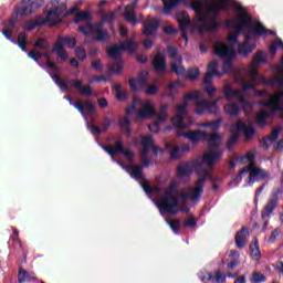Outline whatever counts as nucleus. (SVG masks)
Instances as JSON below:
<instances>
[{
    "label": "nucleus",
    "instance_id": "obj_1",
    "mask_svg": "<svg viewBox=\"0 0 283 283\" xmlns=\"http://www.w3.org/2000/svg\"><path fill=\"white\" fill-rule=\"evenodd\" d=\"M178 184L176 181L170 182V188L164 192V195L156 202L157 209L160 213H169V216L178 214V207H180V200L176 197L178 193Z\"/></svg>",
    "mask_w": 283,
    "mask_h": 283
},
{
    "label": "nucleus",
    "instance_id": "obj_2",
    "mask_svg": "<svg viewBox=\"0 0 283 283\" xmlns=\"http://www.w3.org/2000/svg\"><path fill=\"white\" fill-rule=\"evenodd\" d=\"M229 1L231 0H213L207 7V11L210 15L206 19V32H218V30H220L218 17H220V12H229Z\"/></svg>",
    "mask_w": 283,
    "mask_h": 283
},
{
    "label": "nucleus",
    "instance_id": "obj_3",
    "mask_svg": "<svg viewBox=\"0 0 283 283\" xmlns=\"http://www.w3.org/2000/svg\"><path fill=\"white\" fill-rule=\"evenodd\" d=\"M61 14H63V11L59 8H53L50 11H48L46 17H38L36 21H25L23 28L28 32H32L35 28H42V25H45L49 23L51 28H54V25H60L61 23Z\"/></svg>",
    "mask_w": 283,
    "mask_h": 283
},
{
    "label": "nucleus",
    "instance_id": "obj_4",
    "mask_svg": "<svg viewBox=\"0 0 283 283\" xmlns=\"http://www.w3.org/2000/svg\"><path fill=\"white\" fill-rule=\"evenodd\" d=\"M214 54L219 56V59H223L224 74L233 72V60L238 56L235 48L217 42L214 44Z\"/></svg>",
    "mask_w": 283,
    "mask_h": 283
},
{
    "label": "nucleus",
    "instance_id": "obj_5",
    "mask_svg": "<svg viewBox=\"0 0 283 283\" xmlns=\"http://www.w3.org/2000/svg\"><path fill=\"white\" fill-rule=\"evenodd\" d=\"M127 174L140 182V187L144 189L145 193L151 196V193H160V187H151L149 186V180L145 179V175H143V166L139 165H127L125 166Z\"/></svg>",
    "mask_w": 283,
    "mask_h": 283
},
{
    "label": "nucleus",
    "instance_id": "obj_6",
    "mask_svg": "<svg viewBox=\"0 0 283 283\" xmlns=\"http://www.w3.org/2000/svg\"><path fill=\"white\" fill-rule=\"evenodd\" d=\"M77 32L84 36H91L93 41H96L97 43H105L109 41V31H107V29H98L91 24H81L77 28Z\"/></svg>",
    "mask_w": 283,
    "mask_h": 283
},
{
    "label": "nucleus",
    "instance_id": "obj_7",
    "mask_svg": "<svg viewBox=\"0 0 283 283\" xmlns=\"http://www.w3.org/2000/svg\"><path fill=\"white\" fill-rule=\"evenodd\" d=\"M64 45H67L70 50H74L76 48V39L70 36H59L57 41L53 44V52L59 56L62 63H65L67 59H70V54L67 50H65Z\"/></svg>",
    "mask_w": 283,
    "mask_h": 283
},
{
    "label": "nucleus",
    "instance_id": "obj_8",
    "mask_svg": "<svg viewBox=\"0 0 283 283\" xmlns=\"http://www.w3.org/2000/svg\"><path fill=\"white\" fill-rule=\"evenodd\" d=\"M238 12L239 15L237 18V21L239 22V25L235 31L228 36L229 43H238L240 32H243V30L251 31V15H249L247 13V10H244V8L242 7H239Z\"/></svg>",
    "mask_w": 283,
    "mask_h": 283
},
{
    "label": "nucleus",
    "instance_id": "obj_9",
    "mask_svg": "<svg viewBox=\"0 0 283 283\" xmlns=\"http://www.w3.org/2000/svg\"><path fill=\"white\" fill-rule=\"evenodd\" d=\"M238 274H223L222 270H217L213 272H209L207 270H202L199 272L198 276L201 282H212V283H227V277H235Z\"/></svg>",
    "mask_w": 283,
    "mask_h": 283
},
{
    "label": "nucleus",
    "instance_id": "obj_10",
    "mask_svg": "<svg viewBox=\"0 0 283 283\" xmlns=\"http://www.w3.org/2000/svg\"><path fill=\"white\" fill-rule=\"evenodd\" d=\"M43 6V0H22L20 4L14 7L17 17H25L32 14L34 10H39Z\"/></svg>",
    "mask_w": 283,
    "mask_h": 283
},
{
    "label": "nucleus",
    "instance_id": "obj_11",
    "mask_svg": "<svg viewBox=\"0 0 283 283\" xmlns=\"http://www.w3.org/2000/svg\"><path fill=\"white\" fill-rule=\"evenodd\" d=\"M222 156H224V149L209 150L208 153L203 154L201 163H197V167H200V165H206L208 169H213L216 164L220 163Z\"/></svg>",
    "mask_w": 283,
    "mask_h": 283
},
{
    "label": "nucleus",
    "instance_id": "obj_12",
    "mask_svg": "<svg viewBox=\"0 0 283 283\" xmlns=\"http://www.w3.org/2000/svg\"><path fill=\"white\" fill-rule=\"evenodd\" d=\"M103 149L104 151H107L113 158L114 156H116V154H123V156H125V158H127V160H129L130 163L134 160V158H136L134 151H132L130 149H125L120 139L115 142L114 147L104 146Z\"/></svg>",
    "mask_w": 283,
    "mask_h": 283
},
{
    "label": "nucleus",
    "instance_id": "obj_13",
    "mask_svg": "<svg viewBox=\"0 0 283 283\" xmlns=\"http://www.w3.org/2000/svg\"><path fill=\"white\" fill-rule=\"evenodd\" d=\"M280 193H282V189L277 188L272 192L271 198L268 200V203L261 211V220H266V218H271V213L277 209V202L280 200Z\"/></svg>",
    "mask_w": 283,
    "mask_h": 283
},
{
    "label": "nucleus",
    "instance_id": "obj_14",
    "mask_svg": "<svg viewBox=\"0 0 283 283\" xmlns=\"http://www.w3.org/2000/svg\"><path fill=\"white\" fill-rule=\"evenodd\" d=\"M195 106L197 107L196 114H198V116H202L206 112L208 114H218V106L216 105V102H209L201 98L195 102Z\"/></svg>",
    "mask_w": 283,
    "mask_h": 283
},
{
    "label": "nucleus",
    "instance_id": "obj_15",
    "mask_svg": "<svg viewBox=\"0 0 283 283\" xmlns=\"http://www.w3.org/2000/svg\"><path fill=\"white\" fill-rule=\"evenodd\" d=\"M191 10L198 14V21L201 23L199 30H205L207 19H209V14L205 13V2L200 0H195L190 3Z\"/></svg>",
    "mask_w": 283,
    "mask_h": 283
},
{
    "label": "nucleus",
    "instance_id": "obj_16",
    "mask_svg": "<svg viewBox=\"0 0 283 283\" xmlns=\"http://www.w3.org/2000/svg\"><path fill=\"white\" fill-rule=\"evenodd\" d=\"M195 185L196 187L189 188L188 192L190 193L191 202H199L202 193H205V177L198 178Z\"/></svg>",
    "mask_w": 283,
    "mask_h": 283
},
{
    "label": "nucleus",
    "instance_id": "obj_17",
    "mask_svg": "<svg viewBox=\"0 0 283 283\" xmlns=\"http://www.w3.org/2000/svg\"><path fill=\"white\" fill-rule=\"evenodd\" d=\"M149 78V73L143 71L142 73H139L137 75V78L135 77H130L128 80V84L130 87V92H138V90H140V87H147V81ZM139 84V87H138Z\"/></svg>",
    "mask_w": 283,
    "mask_h": 283
},
{
    "label": "nucleus",
    "instance_id": "obj_18",
    "mask_svg": "<svg viewBox=\"0 0 283 283\" xmlns=\"http://www.w3.org/2000/svg\"><path fill=\"white\" fill-rule=\"evenodd\" d=\"M73 107L80 112L82 116L85 117V114L88 116H94L96 114V106L92 101H85L84 104L81 99L77 101V103H73Z\"/></svg>",
    "mask_w": 283,
    "mask_h": 283
},
{
    "label": "nucleus",
    "instance_id": "obj_19",
    "mask_svg": "<svg viewBox=\"0 0 283 283\" xmlns=\"http://www.w3.org/2000/svg\"><path fill=\"white\" fill-rule=\"evenodd\" d=\"M261 105L262 107H269L272 114H275V112H283L282 97L280 93L271 96L268 102H262Z\"/></svg>",
    "mask_w": 283,
    "mask_h": 283
},
{
    "label": "nucleus",
    "instance_id": "obj_20",
    "mask_svg": "<svg viewBox=\"0 0 283 283\" xmlns=\"http://www.w3.org/2000/svg\"><path fill=\"white\" fill-rule=\"evenodd\" d=\"M177 136H181L182 138H187L190 143L196 144L200 143V140H207V133L202 130H192V132H182L177 130Z\"/></svg>",
    "mask_w": 283,
    "mask_h": 283
},
{
    "label": "nucleus",
    "instance_id": "obj_21",
    "mask_svg": "<svg viewBox=\"0 0 283 283\" xmlns=\"http://www.w3.org/2000/svg\"><path fill=\"white\" fill-rule=\"evenodd\" d=\"M151 66L156 74H165L167 72V57L161 53H157L151 61Z\"/></svg>",
    "mask_w": 283,
    "mask_h": 283
},
{
    "label": "nucleus",
    "instance_id": "obj_22",
    "mask_svg": "<svg viewBox=\"0 0 283 283\" xmlns=\"http://www.w3.org/2000/svg\"><path fill=\"white\" fill-rule=\"evenodd\" d=\"M280 127H275L269 136H265L260 140V147H262L265 151H269L271 145H273V143L280 138Z\"/></svg>",
    "mask_w": 283,
    "mask_h": 283
},
{
    "label": "nucleus",
    "instance_id": "obj_23",
    "mask_svg": "<svg viewBox=\"0 0 283 283\" xmlns=\"http://www.w3.org/2000/svg\"><path fill=\"white\" fill-rule=\"evenodd\" d=\"M255 176H260L261 180H266V178H269V171L254 166L252 169H250V175L245 179L247 185H253L255 182L253 179Z\"/></svg>",
    "mask_w": 283,
    "mask_h": 283
},
{
    "label": "nucleus",
    "instance_id": "obj_24",
    "mask_svg": "<svg viewBox=\"0 0 283 283\" xmlns=\"http://www.w3.org/2000/svg\"><path fill=\"white\" fill-rule=\"evenodd\" d=\"M247 238H249V228L242 227L234 237V242L238 249H244V247H247Z\"/></svg>",
    "mask_w": 283,
    "mask_h": 283
},
{
    "label": "nucleus",
    "instance_id": "obj_25",
    "mask_svg": "<svg viewBox=\"0 0 283 283\" xmlns=\"http://www.w3.org/2000/svg\"><path fill=\"white\" fill-rule=\"evenodd\" d=\"M250 32L256 36H263V34H271L272 36L275 35V31L266 29L264 25H262V22H256L253 24L250 22Z\"/></svg>",
    "mask_w": 283,
    "mask_h": 283
},
{
    "label": "nucleus",
    "instance_id": "obj_26",
    "mask_svg": "<svg viewBox=\"0 0 283 283\" xmlns=\"http://www.w3.org/2000/svg\"><path fill=\"white\" fill-rule=\"evenodd\" d=\"M193 174V165L189 161L181 163L177 166V178H187Z\"/></svg>",
    "mask_w": 283,
    "mask_h": 283
},
{
    "label": "nucleus",
    "instance_id": "obj_27",
    "mask_svg": "<svg viewBox=\"0 0 283 283\" xmlns=\"http://www.w3.org/2000/svg\"><path fill=\"white\" fill-rule=\"evenodd\" d=\"M136 6H138V2H133L125 7L124 18L128 23H132V25H136V23H138L136 12H134V10H136Z\"/></svg>",
    "mask_w": 283,
    "mask_h": 283
},
{
    "label": "nucleus",
    "instance_id": "obj_28",
    "mask_svg": "<svg viewBox=\"0 0 283 283\" xmlns=\"http://www.w3.org/2000/svg\"><path fill=\"white\" fill-rule=\"evenodd\" d=\"M237 160L241 165H247V163H249L248 166L243 167L244 169H248L249 171H251V169H253L255 167V154L253 151H249L244 156L238 157Z\"/></svg>",
    "mask_w": 283,
    "mask_h": 283
},
{
    "label": "nucleus",
    "instance_id": "obj_29",
    "mask_svg": "<svg viewBox=\"0 0 283 283\" xmlns=\"http://www.w3.org/2000/svg\"><path fill=\"white\" fill-rule=\"evenodd\" d=\"M158 28H160V22L158 20L153 19L148 23L144 24L143 34L146 36H154L156 32H158Z\"/></svg>",
    "mask_w": 283,
    "mask_h": 283
},
{
    "label": "nucleus",
    "instance_id": "obj_30",
    "mask_svg": "<svg viewBox=\"0 0 283 283\" xmlns=\"http://www.w3.org/2000/svg\"><path fill=\"white\" fill-rule=\"evenodd\" d=\"M223 112L224 114L230 116V118H238L242 109H240V106L237 103H228V104H224Z\"/></svg>",
    "mask_w": 283,
    "mask_h": 283
},
{
    "label": "nucleus",
    "instance_id": "obj_31",
    "mask_svg": "<svg viewBox=\"0 0 283 283\" xmlns=\"http://www.w3.org/2000/svg\"><path fill=\"white\" fill-rule=\"evenodd\" d=\"M222 143V137H220L219 134L212 133L209 135L208 138V149L209 151H214L218 149H222L220 148V144Z\"/></svg>",
    "mask_w": 283,
    "mask_h": 283
},
{
    "label": "nucleus",
    "instance_id": "obj_32",
    "mask_svg": "<svg viewBox=\"0 0 283 283\" xmlns=\"http://www.w3.org/2000/svg\"><path fill=\"white\" fill-rule=\"evenodd\" d=\"M73 87L82 94V96H92V85L87 84L86 86H83V80H74L73 81Z\"/></svg>",
    "mask_w": 283,
    "mask_h": 283
},
{
    "label": "nucleus",
    "instance_id": "obj_33",
    "mask_svg": "<svg viewBox=\"0 0 283 283\" xmlns=\"http://www.w3.org/2000/svg\"><path fill=\"white\" fill-rule=\"evenodd\" d=\"M151 116H156V108L151 103L147 102L138 113L139 118H151Z\"/></svg>",
    "mask_w": 283,
    "mask_h": 283
},
{
    "label": "nucleus",
    "instance_id": "obj_34",
    "mask_svg": "<svg viewBox=\"0 0 283 283\" xmlns=\"http://www.w3.org/2000/svg\"><path fill=\"white\" fill-rule=\"evenodd\" d=\"M275 113H273L272 111L266 112V111H261L256 114L255 117V123L258 125V127H264L266 124V119L268 118H272V116H274Z\"/></svg>",
    "mask_w": 283,
    "mask_h": 283
},
{
    "label": "nucleus",
    "instance_id": "obj_35",
    "mask_svg": "<svg viewBox=\"0 0 283 283\" xmlns=\"http://www.w3.org/2000/svg\"><path fill=\"white\" fill-rule=\"evenodd\" d=\"M255 44H249V42L239 43L238 54L247 59L255 50Z\"/></svg>",
    "mask_w": 283,
    "mask_h": 283
},
{
    "label": "nucleus",
    "instance_id": "obj_36",
    "mask_svg": "<svg viewBox=\"0 0 283 283\" xmlns=\"http://www.w3.org/2000/svg\"><path fill=\"white\" fill-rule=\"evenodd\" d=\"M107 55L109 56V59H114L115 61L120 60V56H123V49L120 46V44H115L113 46H111L109 49H107Z\"/></svg>",
    "mask_w": 283,
    "mask_h": 283
},
{
    "label": "nucleus",
    "instance_id": "obj_37",
    "mask_svg": "<svg viewBox=\"0 0 283 283\" xmlns=\"http://www.w3.org/2000/svg\"><path fill=\"white\" fill-rule=\"evenodd\" d=\"M35 276H31L28 271L22 268H19L18 272V283H25V282H36Z\"/></svg>",
    "mask_w": 283,
    "mask_h": 283
},
{
    "label": "nucleus",
    "instance_id": "obj_38",
    "mask_svg": "<svg viewBox=\"0 0 283 283\" xmlns=\"http://www.w3.org/2000/svg\"><path fill=\"white\" fill-rule=\"evenodd\" d=\"M226 101H233L238 96V88H233L230 84H226L222 88Z\"/></svg>",
    "mask_w": 283,
    "mask_h": 283
},
{
    "label": "nucleus",
    "instance_id": "obj_39",
    "mask_svg": "<svg viewBox=\"0 0 283 283\" xmlns=\"http://www.w3.org/2000/svg\"><path fill=\"white\" fill-rule=\"evenodd\" d=\"M178 21L180 30H187L191 24V18H189V13H187V11L178 14Z\"/></svg>",
    "mask_w": 283,
    "mask_h": 283
},
{
    "label": "nucleus",
    "instance_id": "obj_40",
    "mask_svg": "<svg viewBox=\"0 0 283 283\" xmlns=\"http://www.w3.org/2000/svg\"><path fill=\"white\" fill-rule=\"evenodd\" d=\"M119 127L127 138L132 136V122H129L128 117H123L119 119Z\"/></svg>",
    "mask_w": 283,
    "mask_h": 283
},
{
    "label": "nucleus",
    "instance_id": "obj_41",
    "mask_svg": "<svg viewBox=\"0 0 283 283\" xmlns=\"http://www.w3.org/2000/svg\"><path fill=\"white\" fill-rule=\"evenodd\" d=\"M174 127H177V132H182L185 129V116L182 114H177L171 118Z\"/></svg>",
    "mask_w": 283,
    "mask_h": 283
},
{
    "label": "nucleus",
    "instance_id": "obj_42",
    "mask_svg": "<svg viewBox=\"0 0 283 283\" xmlns=\"http://www.w3.org/2000/svg\"><path fill=\"white\" fill-rule=\"evenodd\" d=\"M122 52H130V54H134L136 50H138V45L134 43L132 40H126L125 42H122L120 44Z\"/></svg>",
    "mask_w": 283,
    "mask_h": 283
},
{
    "label": "nucleus",
    "instance_id": "obj_43",
    "mask_svg": "<svg viewBox=\"0 0 283 283\" xmlns=\"http://www.w3.org/2000/svg\"><path fill=\"white\" fill-rule=\"evenodd\" d=\"M113 90L117 101H127V92L123 90V84H114Z\"/></svg>",
    "mask_w": 283,
    "mask_h": 283
},
{
    "label": "nucleus",
    "instance_id": "obj_44",
    "mask_svg": "<svg viewBox=\"0 0 283 283\" xmlns=\"http://www.w3.org/2000/svg\"><path fill=\"white\" fill-rule=\"evenodd\" d=\"M208 74H212V76H218V78H222L224 73L218 72V61H212L208 64L207 72Z\"/></svg>",
    "mask_w": 283,
    "mask_h": 283
},
{
    "label": "nucleus",
    "instance_id": "obj_45",
    "mask_svg": "<svg viewBox=\"0 0 283 283\" xmlns=\"http://www.w3.org/2000/svg\"><path fill=\"white\" fill-rule=\"evenodd\" d=\"M33 48H35L36 50H42V52H48V50H50V42L48 41V39L40 38L35 41Z\"/></svg>",
    "mask_w": 283,
    "mask_h": 283
},
{
    "label": "nucleus",
    "instance_id": "obj_46",
    "mask_svg": "<svg viewBox=\"0 0 283 283\" xmlns=\"http://www.w3.org/2000/svg\"><path fill=\"white\" fill-rule=\"evenodd\" d=\"M18 46L22 52H28V35L25 32H20L18 34Z\"/></svg>",
    "mask_w": 283,
    "mask_h": 283
},
{
    "label": "nucleus",
    "instance_id": "obj_47",
    "mask_svg": "<svg viewBox=\"0 0 283 283\" xmlns=\"http://www.w3.org/2000/svg\"><path fill=\"white\" fill-rule=\"evenodd\" d=\"M167 109H169V104L160 105L159 115L157 116V120H159V123H165L167 118H169V114L167 113Z\"/></svg>",
    "mask_w": 283,
    "mask_h": 283
},
{
    "label": "nucleus",
    "instance_id": "obj_48",
    "mask_svg": "<svg viewBox=\"0 0 283 283\" xmlns=\"http://www.w3.org/2000/svg\"><path fill=\"white\" fill-rule=\"evenodd\" d=\"M244 174H251V170H249V168H242L228 185H234V187H238V185L242 182V176H244Z\"/></svg>",
    "mask_w": 283,
    "mask_h": 283
},
{
    "label": "nucleus",
    "instance_id": "obj_49",
    "mask_svg": "<svg viewBox=\"0 0 283 283\" xmlns=\"http://www.w3.org/2000/svg\"><path fill=\"white\" fill-rule=\"evenodd\" d=\"M167 54L172 61H178L179 63L182 61L181 56H178V48L174 45H168L167 46Z\"/></svg>",
    "mask_w": 283,
    "mask_h": 283
},
{
    "label": "nucleus",
    "instance_id": "obj_50",
    "mask_svg": "<svg viewBox=\"0 0 283 283\" xmlns=\"http://www.w3.org/2000/svg\"><path fill=\"white\" fill-rule=\"evenodd\" d=\"M80 21H92V13H90V11H78L74 23H78Z\"/></svg>",
    "mask_w": 283,
    "mask_h": 283
},
{
    "label": "nucleus",
    "instance_id": "obj_51",
    "mask_svg": "<svg viewBox=\"0 0 283 283\" xmlns=\"http://www.w3.org/2000/svg\"><path fill=\"white\" fill-rule=\"evenodd\" d=\"M250 253L254 258H261L262 253L260 252V243L258 242V239H254L250 244Z\"/></svg>",
    "mask_w": 283,
    "mask_h": 283
},
{
    "label": "nucleus",
    "instance_id": "obj_52",
    "mask_svg": "<svg viewBox=\"0 0 283 283\" xmlns=\"http://www.w3.org/2000/svg\"><path fill=\"white\" fill-rule=\"evenodd\" d=\"M197 176L199 178H205V182H207V180H209L210 182H217L218 180V178L211 176V172H209V170H197Z\"/></svg>",
    "mask_w": 283,
    "mask_h": 283
},
{
    "label": "nucleus",
    "instance_id": "obj_53",
    "mask_svg": "<svg viewBox=\"0 0 283 283\" xmlns=\"http://www.w3.org/2000/svg\"><path fill=\"white\" fill-rule=\"evenodd\" d=\"M166 147L167 149H171L170 150L171 160H178V158H180V147L174 146L171 144H166Z\"/></svg>",
    "mask_w": 283,
    "mask_h": 283
},
{
    "label": "nucleus",
    "instance_id": "obj_54",
    "mask_svg": "<svg viewBox=\"0 0 283 283\" xmlns=\"http://www.w3.org/2000/svg\"><path fill=\"white\" fill-rule=\"evenodd\" d=\"M111 74H122L123 72V61L117 60L115 61L112 66L109 67Z\"/></svg>",
    "mask_w": 283,
    "mask_h": 283
},
{
    "label": "nucleus",
    "instance_id": "obj_55",
    "mask_svg": "<svg viewBox=\"0 0 283 283\" xmlns=\"http://www.w3.org/2000/svg\"><path fill=\"white\" fill-rule=\"evenodd\" d=\"M198 76H200V69L198 67H192L188 70V73L186 75V78L188 81H197Z\"/></svg>",
    "mask_w": 283,
    "mask_h": 283
},
{
    "label": "nucleus",
    "instance_id": "obj_56",
    "mask_svg": "<svg viewBox=\"0 0 283 283\" xmlns=\"http://www.w3.org/2000/svg\"><path fill=\"white\" fill-rule=\"evenodd\" d=\"M234 98L242 105L243 107H249L251 103L247 101V97H244V92L241 90L238 91L237 95H234Z\"/></svg>",
    "mask_w": 283,
    "mask_h": 283
},
{
    "label": "nucleus",
    "instance_id": "obj_57",
    "mask_svg": "<svg viewBox=\"0 0 283 283\" xmlns=\"http://www.w3.org/2000/svg\"><path fill=\"white\" fill-rule=\"evenodd\" d=\"M251 283H263L266 282V276L260 272H253L250 279Z\"/></svg>",
    "mask_w": 283,
    "mask_h": 283
},
{
    "label": "nucleus",
    "instance_id": "obj_58",
    "mask_svg": "<svg viewBox=\"0 0 283 283\" xmlns=\"http://www.w3.org/2000/svg\"><path fill=\"white\" fill-rule=\"evenodd\" d=\"M266 57H264V51H259L252 59L253 65H258L259 63H266Z\"/></svg>",
    "mask_w": 283,
    "mask_h": 283
},
{
    "label": "nucleus",
    "instance_id": "obj_59",
    "mask_svg": "<svg viewBox=\"0 0 283 283\" xmlns=\"http://www.w3.org/2000/svg\"><path fill=\"white\" fill-rule=\"evenodd\" d=\"M75 56H77L78 61H85L87 59V51L83 46H76Z\"/></svg>",
    "mask_w": 283,
    "mask_h": 283
},
{
    "label": "nucleus",
    "instance_id": "obj_60",
    "mask_svg": "<svg viewBox=\"0 0 283 283\" xmlns=\"http://www.w3.org/2000/svg\"><path fill=\"white\" fill-rule=\"evenodd\" d=\"M158 94V85L156 84H148L145 90L146 96H156Z\"/></svg>",
    "mask_w": 283,
    "mask_h": 283
},
{
    "label": "nucleus",
    "instance_id": "obj_61",
    "mask_svg": "<svg viewBox=\"0 0 283 283\" xmlns=\"http://www.w3.org/2000/svg\"><path fill=\"white\" fill-rule=\"evenodd\" d=\"M3 25L6 28L4 30L14 32V28H17V17L10 18Z\"/></svg>",
    "mask_w": 283,
    "mask_h": 283
},
{
    "label": "nucleus",
    "instance_id": "obj_62",
    "mask_svg": "<svg viewBox=\"0 0 283 283\" xmlns=\"http://www.w3.org/2000/svg\"><path fill=\"white\" fill-rule=\"evenodd\" d=\"M238 138H240L239 134H233L230 136L228 143H227V147L229 150H232L233 147H235V144L238 143Z\"/></svg>",
    "mask_w": 283,
    "mask_h": 283
},
{
    "label": "nucleus",
    "instance_id": "obj_63",
    "mask_svg": "<svg viewBox=\"0 0 283 283\" xmlns=\"http://www.w3.org/2000/svg\"><path fill=\"white\" fill-rule=\"evenodd\" d=\"M91 67L93 70H95V72H103V70L105 69V66L103 65V62H101V60H93L91 62Z\"/></svg>",
    "mask_w": 283,
    "mask_h": 283
},
{
    "label": "nucleus",
    "instance_id": "obj_64",
    "mask_svg": "<svg viewBox=\"0 0 283 283\" xmlns=\"http://www.w3.org/2000/svg\"><path fill=\"white\" fill-rule=\"evenodd\" d=\"M245 140H252L253 136H255V128L253 126H248L244 130Z\"/></svg>",
    "mask_w": 283,
    "mask_h": 283
}]
</instances>
